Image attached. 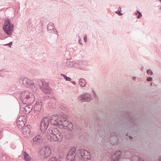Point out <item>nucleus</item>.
<instances>
[{"label": "nucleus", "instance_id": "nucleus-5", "mask_svg": "<svg viewBox=\"0 0 161 161\" xmlns=\"http://www.w3.org/2000/svg\"><path fill=\"white\" fill-rule=\"evenodd\" d=\"M73 127V125L71 122L68 121L66 119L64 118L62 124L60 125L59 128L71 130L72 129Z\"/></svg>", "mask_w": 161, "mask_h": 161}, {"label": "nucleus", "instance_id": "nucleus-10", "mask_svg": "<svg viewBox=\"0 0 161 161\" xmlns=\"http://www.w3.org/2000/svg\"><path fill=\"white\" fill-rule=\"evenodd\" d=\"M22 82L23 85L27 87L33 89L35 87L34 83L30 79L25 78L23 79Z\"/></svg>", "mask_w": 161, "mask_h": 161}, {"label": "nucleus", "instance_id": "nucleus-12", "mask_svg": "<svg viewBox=\"0 0 161 161\" xmlns=\"http://www.w3.org/2000/svg\"><path fill=\"white\" fill-rule=\"evenodd\" d=\"M122 152L119 150L117 151L115 153L112 154L111 157L113 161H119L121 157Z\"/></svg>", "mask_w": 161, "mask_h": 161}, {"label": "nucleus", "instance_id": "nucleus-3", "mask_svg": "<svg viewBox=\"0 0 161 161\" xmlns=\"http://www.w3.org/2000/svg\"><path fill=\"white\" fill-rule=\"evenodd\" d=\"M63 119L61 116L53 115L51 117L50 122L52 124L57 125L59 128L60 125L62 124Z\"/></svg>", "mask_w": 161, "mask_h": 161}, {"label": "nucleus", "instance_id": "nucleus-14", "mask_svg": "<svg viewBox=\"0 0 161 161\" xmlns=\"http://www.w3.org/2000/svg\"><path fill=\"white\" fill-rule=\"evenodd\" d=\"M78 98L79 100H81L82 102H88L91 100V96L90 95L86 94L80 95Z\"/></svg>", "mask_w": 161, "mask_h": 161}, {"label": "nucleus", "instance_id": "nucleus-8", "mask_svg": "<svg viewBox=\"0 0 161 161\" xmlns=\"http://www.w3.org/2000/svg\"><path fill=\"white\" fill-rule=\"evenodd\" d=\"M82 159L86 161L91 160V156L90 153L86 150L80 149L79 150Z\"/></svg>", "mask_w": 161, "mask_h": 161}, {"label": "nucleus", "instance_id": "nucleus-29", "mask_svg": "<svg viewBox=\"0 0 161 161\" xmlns=\"http://www.w3.org/2000/svg\"><path fill=\"white\" fill-rule=\"evenodd\" d=\"M159 161H161V156H159L158 157Z\"/></svg>", "mask_w": 161, "mask_h": 161}, {"label": "nucleus", "instance_id": "nucleus-25", "mask_svg": "<svg viewBox=\"0 0 161 161\" xmlns=\"http://www.w3.org/2000/svg\"><path fill=\"white\" fill-rule=\"evenodd\" d=\"M61 75L64 76V78L66 80V81H70V80H71L70 78L67 77V76H66V75H63V74H62Z\"/></svg>", "mask_w": 161, "mask_h": 161}, {"label": "nucleus", "instance_id": "nucleus-28", "mask_svg": "<svg viewBox=\"0 0 161 161\" xmlns=\"http://www.w3.org/2000/svg\"><path fill=\"white\" fill-rule=\"evenodd\" d=\"M84 40L85 42H86L87 41V37L86 36H84Z\"/></svg>", "mask_w": 161, "mask_h": 161}, {"label": "nucleus", "instance_id": "nucleus-7", "mask_svg": "<svg viewBox=\"0 0 161 161\" xmlns=\"http://www.w3.org/2000/svg\"><path fill=\"white\" fill-rule=\"evenodd\" d=\"M76 151V148L75 147H73L69 150L66 157L67 161H74Z\"/></svg>", "mask_w": 161, "mask_h": 161}, {"label": "nucleus", "instance_id": "nucleus-40", "mask_svg": "<svg viewBox=\"0 0 161 161\" xmlns=\"http://www.w3.org/2000/svg\"><path fill=\"white\" fill-rule=\"evenodd\" d=\"M102 142V140H101V142Z\"/></svg>", "mask_w": 161, "mask_h": 161}, {"label": "nucleus", "instance_id": "nucleus-19", "mask_svg": "<svg viewBox=\"0 0 161 161\" xmlns=\"http://www.w3.org/2000/svg\"><path fill=\"white\" fill-rule=\"evenodd\" d=\"M79 83L81 86H84L86 84V82L84 79H81L79 81Z\"/></svg>", "mask_w": 161, "mask_h": 161}, {"label": "nucleus", "instance_id": "nucleus-11", "mask_svg": "<svg viewBox=\"0 0 161 161\" xmlns=\"http://www.w3.org/2000/svg\"><path fill=\"white\" fill-rule=\"evenodd\" d=\"M40 153L44 158H47L51 154V150L49 147H44L40 151Z\"/></svg>", "mask_w": 161, "mask_h": 161}, {"label": "nucleus", "instance_id": "nucleus-16", "mask_svg": "<svg viewBox=\"0 0 161 161\" xmlns=\"http://www.w3.org/2000/svg\"><path fill=\"white\" fill-rule=\"evenodd\" d=\"M33 142L35 144H41L43 142L42 137L40 135H38L33 138Z\"/></svg>", "mask_w": 161, "mask_h": 161}, {"label": "nucleus", "instance_id": "nucleus-21", "mask_svg": "<svg viewBox=\"0 0 161 161\" xmlns=\"http://www.w3.org/2000/svg\"><path fill=\"white\" fill-rule=\"evenodd\" d=\"M48 161H60L59 158L55 157H52L49 159Z\"/></svg>", "mask_w": 161, "mask_h": 161}, {"label": "nucleus", "instance_id": "nucleus-34", "mask_svg": "<svg viewBox=\"0 0 161 161\" xmlns=\"http://www.w3.org/2000/svg\"><path fill=\"white\" fill-rule=\"evenodd\" d=\"M73 83L74 84H75V81H73Z\"/></svg>", "mask_w": 161, "mask_h": 161}, {"label": "nucleus", "instance_id": "nucleus-18", "mask_svg": "<svg viewBox=\"0 0 161 161\" xmlns=\"http://www.w3.org/2000/svg\"><path fill=\"white\" fill-rule=\"evenodd\" d=\"M24 159L26 161H30L31 158L29 155L26 152L24 153Z\"/></svg>", "mask_w": 161, "mask_h": 161}, {"label": "nucleus", "instance_id": "nucleus-24", "mask_svg": "<svg viewBox=\"0 0 161 161\" xmlns=\"http://www.w3.org/2000/svg\"><path fill=\"white\" fill-rule=\"evenodd\" d=\"M137 13L138 14L137 16V19H140L142 16L141 13L139 11H137Z\"/></svg>", "mask_w": 161, "mask_h": 161}, {"label": "nucleus", "instance_id": "nucleus-33", "mask_svg": "<svg viewBox=\"0 0 161 161\" xmlns=\"http://www.w3.org/2000/svg\"><path fill=\"white\" fill-rule=\"evenodd\" d=\"M5 46H8V45H9V43H8V44H5Z\"/></svg>", "mask_w": 161, "mask_h": 161}, {"label": "nucleus", "instance_id": "nucleus-2", "mask_svg": "<svg viewBox=\"0 0 161 161\" xmlns=\"http://www.w3.org/2000/svg\"><path fill=\"white\" fill-rule=\"evenodd\" d=\"M14 26V25L11 23L10 20L7 19L4 22L3 28L7 34L11 35L13 32Z\"/></svg>", "mask_w": 161, "mask_h": 161}, {"label": "nucleus", "instance_id": "nucleus-22", "mask_svg": "<svg viewBox=\"0 0 161 161\" xmlns=\"http://www.w3.org/2000/svg\"><path fill=\"white\" fill-rule=\"evenodd\" d=\"M25 109L26 110V112L27 113H29L31 110V108H29L27 106L25 107Z\"/></svg>", "mask_w": 161, "mask_h": 161}, {"label": "nucleus", "instance_id": "nucleus-32", "mask_svg": "<svg viewBox=\"0 0 161 161\" xmlns=\"http://www.w3.org/2000/svg\"><path fill=\"white\" fill-rule=\"evenodd\" d=\"M12 42H10L9 43V45H12Z\"/></svg>", "mask_w": 161, "mask_h": 161}, {"label": "nucleus", "instance_id": "nucleus-36", "mask_svg": "<svg viewBox=\"0 0 161 161\" xmlns=\"http://www.w3.org/2000/svg\"><path fill=\"white\" fill-rule=\"evenodd\" d=\"M150 85L151 86H152V83H151V84H150Z\"/></svg>", "mask_w": 161, "mask_h": 161}, {"label": "nucleus", "instance_id": "nucleus-4", "mask_svg": "<svg viewBox=\"0 0 161 161\" xmlns=\"http://www.w3.org/2000/svg\"><path fill=\"white\" fill-rule=\"evenodd\" d=\"M21 96L22 98L30 99V101L33 102L35 100L34 96L31 93L27 91H23L21 92Z\"/></svg>", "mask_w": 161, "mask_h": 161}, {"label": "nucleus", "instance_id": "nucleus-37", "mask_svg": "<svg viewBox=\"0 0 161 161\" xmlns=\"http://www.w3.org/2000/svg\"><path fill=\"white\" fill-rule=\"evenodd\" d=\"M69 64H72V62H69Z\"/></svg>", "mask_w": 161, "mask_h": 161}, {"label": "nucleus", "instance_id": "nucleus-39", "mask_svg": "<svg viewBox=\"0 0 161 161\" xmlns=\"http://www.w3.org/2000/svg\"><path fill=\"white\" fill-rule=\"evenodd\" d=\"M159 1H160V2H161V0H158Z\"/></svg>", "mask_w": 161, "mask_h": 161}, {"label": "nucleus", "instance_id": "nucleus-26", "mask_svg": "<svg viewBox=\"0 0 161 161\" xmlns=\"http://www.w3.org/2000/svg\"><path fill=\"white\" fill-rule=\"evenodd\" d=\"M115 13L119 15H122V14L120 10H117L115 12Z\"/></svg>", "mask_w": 161, "mask_h": 161}, {"label": "nucleus", "instance_id": "nucleus-38", "mask_svg": "<svg viewBox=\"0 0 161 161\" xmlns=\"http://www.w3.org/2000/svg\"><path fill=\"white\" fill-rule=\"evenodd\" d=\"M143 66H142V69H143Z\"/></svg>", "mask_w": 161, "mask_h": 161}, {"label": "nucleus", "instance_id": "nucleus-1", "mask_svg": "<svg viewBox=\"0 0 161 161\" xmlns=\"http://www.w3.org/2000/svg\"><path fill=\"white\" fill-rule=\"evenodd\" d=\"M47 137L52 142H60L63 139V136L57 129L51 128L47 130Z\"/></svg>", "mask_w": 161, "mask_h": 161}, {"label": "nucleus", "instance_id": "nucleus-35", "mask_svg": "<svg viewBox=\"0 0 161 161\" xmlns=\"http://www.w3.org/2000/svg\"><path fill=\"white\" fill-rule=\"evenodd\" d=\"M128 133H127L126 134V136H128Z\"/></svg>", "mask_w": 161, "mask_h": 161}, {"label": "nucleus", "instance_id": "nucleus-31", "mask_svg": "<svg viewBox=\"0 0 161 161\" xmlns=\"http://www.w3.org/2000/svg\"><path fill=\"white\" fill-rule=\"evenodd\" d=\"M132 79L133 80H135L136 79V77L134 76L132 77Z\"/></svg>", "mask_w": 161, "mask_h": 161}, {"label": "nucleus", "instance_id": "nucleus-6", "mask_svg": "<svg viewBox=\"0 0 161 161\" xmlns=\"http://www.w3.org/2000/svg\"><path fill=\"white\" fill-rule=\"evenodd\" d=\"M49 118L45 117L42 121L40 128L42 131H45L47 129L49 122Z\"/></svg>", "mask_w": 161, "mask_h": 161}, {"label": "nucleus", "instance_id": "nucleus-20", "mask_svg": "<svg viewBox=\"0 0 161 161\" xmlns=\"http://www.w3.org/2000/svg\"><path fill=\"white\" fill-rule=\"evenodd\" d=\"M40 105H38L36 104L34 107V108L37 111L40 110L41 108V103H40Z\"/></svg>", "mask_w": 161, "mask_h": 161}, {"label": "nucleus", "instance_id": "nucleus-30", "mask_svg": "<svg viewBox=\"0 0 161 161\" xmlns=\"http://www.w3.org/2000/svg\"><path fill=\"white\" fill-rule=\"evenodd\" d=\"M129 138L130 139H132L133 138V137L131 136H129Z\"/></svg>", "mask_w": 161, "mask_h": 161}, {"label": "nucleus", "instance_id": "nucleus-9", "mask_svg": "<svg viewBox=\"0 0 161 161\" xmlns=\"http://www.w3.org/2000/svg\"><path fill=\"white\" fill-rule=\"evenodd\" d=\"M22 132L24 136L26 137H29L33 135L30 129L27 125L23 127L22 130Z\"/></svg>", "mask_w": 161, "mask_h": 161}, {"label": "nucleus", "instance_id": "nucleus-17", "mask_svg": "<svg viewBox=\"0 0 161 161\" xmlns=\"http://www.w3.org/2000/svg\"><path fill=\"white\" fill-rule=\"evenodd\" d=\"M114 135L115 136L114 137V142H112L114 144L115 143H116L117 142V137L116 136V134L115 132H113V133H112L110 134V141L111 142V139L113 136V135Z\"/></svg>", "mask_w": 161, "mask_h": 161}, {"label": "nucleus", "instance_id": "nucleus-27", "mask_svg": "<svg viewBox=\"0 0 161 161\" xmlns=\"http://www.w3.org/2000/svg\"><path fill=\"white\" fill-rule=\"evenodd\" d=\"M153 79L151 77H148L146 79V80L147 81H151Z\"/></svg>", "mask_w": 161, "mask_h": 161}, {"label": "nucleus", "instance_id": "nucleus-15", "mask_svg": "<svg viewBox=\"0 0 161 161\" xmlns=\"http://www.w3.org/2000/svg\"><path fill=\"white\" fill-rule=\"evenodd\" d=\"M24 117L23 116H20L17 121V125L20 127L25 125Z\"/></svg>", "mask_w": 161, "mask_h": 161}, {"label": "nucleus", "instance_id": "nucleus-13", "mask_svg": "<svg viewBox=\"0 0 161 161\" xmlns=\"http://www.w3.org/2000/svg\"><path fill=\"white\" fill-rule=\"evenodd\" d=\"M127 115V117L129 118V119L130 121V123L131 125H132L133 126L136 125V123L135 122L136 119L135 117L132 115H130V113L128 111H125V112Z\"/></svg>", "mask_w": 161, "mask_h": 161}, {"label": "nucleus", "instance_id": "nucleus-23", "mask_svg": "<svg viewBox=\"0 0 161 161\" xmlns=\"http://www.w3.org/2000/svg\"><path fill=\"white\" fill-rule=\"evenodd\" d=\"M147 72L148 75H152L153 74V72L150 69H147Z\"/></svg>", "mask_w": 161, "mask_h": 161}]
</instances>
